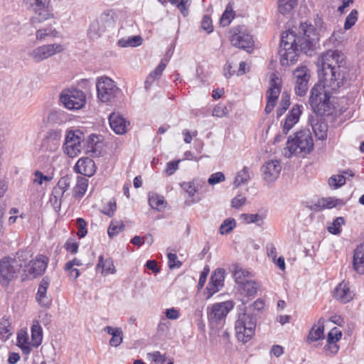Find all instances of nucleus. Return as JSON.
Instances as JSON below:
<instances>
[{
    "mask_svg": "<svg viewBox=\"0 0 364 364\" xmlns=\"http://www.w3.org/2000/svg\"><path fill=\"white\" fill-rule=\"evenodd\" d=\"M314 21L315 28L311 25L301 24L303 36H297L295 32L290 30L282 34L279 54L282 65L294 63L297 60L299 50L306 53L318 41L320 33L325 30L324 22L318 14Z\"/></svg>",
    "mask_w": 364,
    "mask_h": 364,
    "instance_id": "f257e3e1",
    "label": "nucleus"
},
{
    "mask_svg": "<svg viewBox=\"0 0 364 364\" xmlns=\"http://www.w3.org/2000/svg\"><path fill=\"white\" fill-rule=\"evenodd\" d=\"M320 82L318 85L323 92L330 94V90L336 91L343 86L347 80L350 68L346 55L338 50H328L321 54L317 62Z\"/></svg>",
    "mask_w": 364,
    "mask_h": 364,
    "instance_id": "f03ea898",
    "label": "nucleus"
},
{
    "mask_svg": "<svg viewBox=\"0 0 364 364\" xmlns=\"http://www.w3.org/2000/svg\"><path fill=\"white\" fill-rule=\"evenodd\" d=\"M323 89L318 85H314L311 90L309 105H311L314 115L309 117V124L319 140H324L327 137L328 125L323 121L322 116L329 115L333 109V105L330 101L331 95L328 92H323Z\"/></svg>",
    "mask_w": 364,
    "mask_h": 364,
    "instance_id": "7ed1b4c3",
    "label": "nucleus"
},
{
    "mask_svg": "<svg viewBox=\"0 0 364 364\" xmlns=\"http://www.w3.org/2000/svg\"><path fill=\"white\" fill-rule=\"evenodd\" d=\"M31 257L30 252L18 251L14 257H4L0 260V283L7 286L22 269L23 262Z\"/></svg>",
    "mask_w": 364,
    "mask_h": 364,
    "instance_id": "20e7f679",
    "label": "nucleus"
},
{
    "mask_svg": "<svg viewBox=\"0 0 364 364\" xmlns=\"http://www.w3.org/2000/svg\"><path fill=\"white\" fill-rule=\"evenodd\" d=\"M314 149V142L309 130L296 132L294 136H290L287 141L288 153L285 156L288 158L292 155H306Z\"/></svg>",
    "mask_w": 364,
    "mask_h": 364,
    "instance_id": "39448f33",
    "label": "nucleus"
},
{
    "mask_svg": "<svg viewBox=\"0 0 364 364\" xmlns=\"http://www.w3.org/2000/svg\"><path fill=\"white\" fill-rule=\"evenodd\" d=\"M256 317L246 313L240 314L235 321V330L237 338L245 343L255 334Z\"/></svg>",
    "mask_w": 364,
    "mask_h": 364,
    "instance_id": "423d86ee",
    "label": "nucleus"
},
{
    "mask_svg": "<svg viewBox=\"0 0 364 364\" xmlns=\"http://www.w3.org/2000/svg\"><path fill=\"white\" fill-rule=\"evenodd\" d=\"M234 307L233 302L226 301L216 303L208 308V318L212 328H218L225 322L228 314Z\"/></svg>",
    "mask_w": 364,
    "mask_h": 364,
    "instance_id": "0eeeda50",
    "label": "nucleus"
},
{
    "mask_svg": "<svg viewBox=\"0 0 364 364\" xmlns=\"http://www.w3.org/2000/svg\"><path fill=\"white\" fill-rule=\"evenodd\" d=\"M84 134L79 129L68 130L63 145L64 154L70 158L77 156L82 151Z\"/></svg>",
    "mask_w": 364,
    "mask_h": 364,
    "instance_id": "6e6552de",
    "label": "nucleus"
},
{
    "mask_svg": "<svg viewBox=\"0 0 364 364\" xmlns=\"http://www.w3.org/2000/svg\"><path fill=\"white\" fill-rule=\"evenodd\" d=\"M50 3V0H26L28 9L34 13V16L31 18L33 25L53 16Z\"/></svg>",
    "mask_w": 364,
    "mask_h": 364,
    "instance_id": "1a4fd4ad",
    "label": "nucleus"
},
{
    "mask_svg": "<svg viewBox=\"0 0 364 364\" xmlns=\"http://www.w3.org/2000/svg\"><path fill=\"white\" fill-rule=\"evenodd\" d=\"M60 100L68 109H80L85 104L86 97L83 91L76 89H66L63 90Z\"/></svg>",
    "mask_w": 364,
    "mask_h": 364,
    "instance_id": "9d476101",
    "label": "nucleus"
},
{
    "mask_svg": "<svg viewBox=\"0 0 364 364\" xmlns=\"http://www.w3.org/2000/svg\"><path fill=\"white\" fill-rule=\"evenodd\" d=\"M97 97L103 102H111L119 93L120 90L109 77H102L98 79L97 85Z\"/></svg>",
    "mask_w": 364,
    "mask_h": 364,
    "instance_id": "9b49d317",
    "label": "nucleus"
},
{
    "mask_svg": "<svg viewBox=\"0 0 364 364\" xmlns=\"http://www.w3.org/2000/svg\"><path fill=\"white\" fill-rule=\"evenodd\" d=\"M64 48L61 44H46L33 49L29 52V57L35 63H41L50 57L63 51Z\"/></svg>",
    "mask_w": 364,
    "mask_h": 364,
    "instance_id": "f8f14e48",
    "label": "nucleus"
},
{
    "mask_svg": "<svg viewBox=\"0 0 364 364\" xmlns=\"http://www.w3.org/2000/svg\"><path fill=\"white\" fill-rule=\"evenodd\" d=\"M48 259L42 255H38L35 259H28L23 262V271L26 276H31L33 278L42 275L47 267Z\"/></svg>",
    "mask_w": 364,
    "mask_h": 364,
    "instance_id": "ddd939ff",
    "label": "nucleus"
},
{
    "mask_svg": "<svg viewBox=\"0 0 364 364\" xmlns=\"http://www.w3.org/2000/svg\"><path fill=\"white\" fill-rule=\"evenodd\" d=\"M295 79V92L299 96L306 95L309 89V81L311 77L310 70L306 66H300L293 73Z\"/></svg>",
    "mask_w": 364,
    "mask_h": 364,
    "instance_id": "4468645a",
    "label": "nucleus"
},
{
    "mask_svg": "<svg viewBox=\"0 0 364 364\" xmlns=\"http://www.w3.org/2000/svg\"><path fill=\"white\" fill-rule=\"evenodd\" d=\"M230 41L233 46L245 50L248 53L252 51L254 46L252 36L243 30L242 26L235 28Z\"/></svg>",
    "mask_w": 364,
    "mask_h": 364,
    "instance_id": "2eb2a0df",
    "label": "nucleus"
},
{
    "mask_svg": "<svg viewBox=\"0 0 364 364\" xmlns=\"http://www.w3.org/2000/svg\"><path fill=\"white\" fill-rule=\"evenodd\" d=\"M113 23L112 17L108 14H102L93 21L88 30V36L91 39H97Z\"/></svg>",
    "mask_w": 364,
    "mask_h": 364,
    "instance_id": "dca6fc26",
    "label": "nucleus"
},
{
    "mask_svg": "<svg viewBox=\"0 0 364 364\" xmlns=\"http://www.w3.org/2000/svg\"><path fill=\"white\" fill-rule=\"evenodd\" d=\"M225 270L223 268L216 269L212 274L206 287L208 298L218 292L224 286Z\"/></svg>",
    "mask_w": 364,
    "mask_h": 364,
    "instance_id": "f3484780",
    "label": "nucleus"
},
{
    "mask_svg": "<svg viewBox=\"0 0 364 364\" xmlns=\"http://www.w3.org/2000/svg\"><path fill=\"white\" fill-rule=\"evenodd\" d=\"M281 170L282 166L279 161H269L262 167V177L268 183L273 182L278 178Z\"/></svg>",
    "mask_w": 364,
    "mask_h": 364,
    "instance_id": "a211bd4d",
    "label": "nucleus"
},
{
    "mask_svg": "<svg viewBox=\"0 0 364 364\" xmlns=\"http://www.w3.org/2000/svg\"><path fill=\"white\" fill-rule=\"evenodd\" d=\"M333 296L341 303L346 304L354 297V293L350 290L349 284L343 281L334 289Z\"/></svg>",
    "mask_w": 364,
    "mask_h": 364,
    "instance_id": "6ab92c4d",
    "label": "nucleus"
},
{
    "mask_svg": "<svg viewBox=\"0 0 364 364\" xmlns=\"http://www.w3.org/2000/svg\"><path fill=\"white\" fill-rule=\"evenodd\" d=\"M302 105H295L288 113L283 125V132L285 134L298 122L302 112Z\"/></svg>",
    "mask_w": 364,
    "mask_h": 364,
    "instance_id": "aec40b11",
    "label": "nucleus"
},
{
    "mask_svg": "<svg viewBox=\"0 0 364 364\" xmlns=\"http://www.w3.org/2000/svg\"><path fill=\"white\" fill-rule=\"evenodd\" d=\"M75 170L78 173L90 177L95 173V164L90 158H81L77 161Z\"/></svg>",
    "mask_w": 364,
    "mask_h": 364,
    "instance_id": "412c9836",
    "label": "nucleus"
},
{
    "mask_svg": "<svg viewBox=\"0 0 364 364\" xmlns=\"http://www.w3.org/2000/svg\"><path fill=\"white\" fill-rule=\"evenodd\" d=\"M269 84V87L267 91V100L277 102L281 92V79L275 73H272Z\"/></svg>",
    "mask_w": 364,
    "mask_h": 364,
    "instance_id": "4be33fe9",
    "label": "nucleus"
},
{
    "mask_svg": "<svg viewBox=\"0 0 364 364\" xmlns=\"http://www.w3.org/2000/svg\"><path fill=\"white\" fill-rule=\"evenodd\" d=\"M109 122L112 129L117 134H124L129 124L122 116L114 112L109 115Z\"/></svg>",
    "mask_w": 364,
    "mask_h": 364,
    "instance_id": "5701e85b",
    "label": "nucleus"
},
{
    "mask_svg": "<svg viewBox=\"0 0 364 364\" xmlns=\"http://www.w3.org/2000/svg\"><path fill=\"white\" fill-rule=\"evenodd\" d=\"M353 267L356 272L364 274V242L354 250Z\"/></svg>",
    "mask_w": 364,
    "mask_h": 364,
    "instance_id": "b1692460",
    "label": "nucleus"
},
{
    "mask_svg": "<svg viewBox=\"0 0 364 364\" xmlns=\"http://www.w3.org/2000/svg\"><path fill=\"white\" fill-rule=\"evenodd\" d=\"M318 326L316 325H314L311 330L309 331V335L307 336V342L312 343L317 341L320 339H323L324 338L323 331H324V319L323 318H320L318 321Z\"/></svg>",
    "mask_w": 364,
    "mask_h": 364,
    "instance_id": "393cba45",
    "label": "nucleus"
},
{
    "mask_svg": "<svg viewBox=\"0 0 364 364\" xmlns=\"http://www.w3.org/2000/svg\"><path fill=\"white\" fill-rule=\"evenodd\" d=\"M104 331L108 334L112 336L111 339L109 340V345L111 346L117 347L119 346L123 341V332L121 328L119 327H112L107 326L105 327Z\"/></svg>",
    "mask_w": 364,
    "mask_h": 364,
    "instance_id": "a878e982",
    "label": "nucleus"
},
{
    "mask_svg": "<svg viewBox=\"0 0 364 364\" xmlns=\"http://www.w3.org/2000/svg\"><path fill=\"white\" fill-rule=\"evenodd\" d=\"M68 119L67 113L61 109L51 110L47 117V122L51 124H62Z\"/></svg>",
    "mask_w": 364,
    "mask_h": 364,
    "instance_id": "bb28decb",
    "label": "nucleus"
},
{
    "mask_svg": "<svg viewBox=\"0 0 364 364\" xmlns=\"http://www.w3.org/2000/svg\"><path fill=\"white\" fill-rule=\"evenodd\" d=\"M102 269L101 274L102 275H107L109 274H114L116 272L113 260L111 258L104 259L102 255H100L98 259V263L96 266L97 270Z\"/></svg>",
    "mask_w": 364,
    "mask_h": 364,
    "instance_id": "cd10ccee",
    "label": "nucleus"
},
{
    "mask_svg": "<svg viewBox=\"0 0 364 364\" xmlns=\"http://www.w3.org/2000/svg\"><path fill=\"white\" fill-rule=\"evenodd\" d=\"M237 286L240 293L247 296H254L256 294L258 289L257 283L252 279L243 282Z\"/></svg>",
    "mask_w": 364,
    "mask_h": 364,
    "instance_id": "c85d7f7f",
    "label": "nucleus"
},
{
    "mask_svg": "<svg viewBox=\"0 0 364 364\" xmlns=\"http://www.w3.org/2000/svg\"><path fill=\"white\" fill-rule=\"evenodd\" d=\"M233 277L235 278V282L238 285L243 282L249 280L251 277H253V274L247 269L242 268L238 264H235L233 266Z\"/></svg>",
    "mask_w": 364,
    "mask_h": 364,
    "instance_id": "c756f323",
    "label": "nucleus"
},
{
    "mask_svg": "<svg viewBox=\"0 0 364 364\" xmlns=\"http://www.w3.org/2000/svg\"><path fill=\"white\" fill-rule=\"evenodd\" d=\"M17 345L25 355H28L31 351L29 343L28 334L25 331H21L17 335Z\"/></svg>",
    "mask_w": 364,
    "mask_h": 364,
    "instance_id": "7c9ffc66",
    "label": "nucleus"
},
{
    "mask_svg": "<svg viewBox=\"0 0 364 364\" xmlns=\"http://www.w3.org/2000/svg\"><path fill=\"white\" fill-rule=\"evenodd\" d=\"M61 132L59 130H50L48 132L47 136L44 140L45 143L52 142L50 148H47L50 151H55L60 142Z\"/></svg>",
    "mask_w": 364,
    "mask_h": 364,
    "instance_id": "2f4dec72",
    "label": "nucleus"
},
{
    "mask_svg": "<svg viewBox=\"0 0 364 364\" xmlns=\"http://www.w3.org/2000/svg\"><path fill=\"white\" fill-rule=\"evenodd\" d=\"M88 186V179L85 177L78 176L77 183L73 188V196L76 198H82L87 191Z\"/></svg>",
    "mask_w": 364,
    "mask_h": 364,
    "instance_id": "473e14b6",
    "label": "nucleus"
},
{
    "mask_svg": "<svg viewBox=\"0 0 364 364\" xmlns=\"http://www.w3.org/2000/svg\"><path fill=\"white\" fill-rule=\"evenodd\" d=\"M43 331L38 321L33 322L31 326V343L34 347L39 346L42 343Z\"/></svg>",
    "mask_w": 364,
    "mask_h": 364,
    "instance_id": "72a5a7b5",
    "label": "nucleus"
},
{
    "mask_svg": "<svg viewBox=\"0 0 364 364\" xmlns=\"http://www.w3.org/2000/svg\"><path fill=\"white\" fill-rule=\"evenodd\" d=\"M57 36L58 31L51 26L39 28L36 32V38L38 41H43L47 37H56Z\"/></svg>",
    "mask_w": 364,
    "mask_h": 364,
    "instance_id": "f704fd0d",
    "label": "nucleus"
},
{
    "mask_svg": "<svg viewBox=\"0 0 364 364\" xmlns=\"http://www.w3.org/2000/svg\"><path fill=\"white\" fill-rule=\"evenodd\" d=\"M142 38L140 36H134L128 38H121L118 41L117 44L122 48L125 47H136L142 43Z\"/></svg>",
    "mask_w": 364,
    "mask_h": 364,
    "instance_id": "c9c22d12",
    "label": "nucleus"
},
{
    "mask_svg": "<svg viewBox=\"0 0 364 364\" xmlns=\"http://www.w3.org/2000/svg\"><path fill=\"white\" fill-rule=\"evenodd\" d=\"M235 12L233 11L232 5L229 3L225 8V11L222 14L220 19V23L223 26H228L232 20L235 18Z\"/></svg>",
    "mask_w": 364,
    "mask_h": 364,
    "instance_id": "e433bc0d",
    "label": "nucleus"
},
{
    "mask_svg": "<svg viewBox=\"0 0 364 364\" xmlns=\"http://www.w3.org/2000/svg\"><path fill=\"white\" fill-rule=\"evenodd\" d=\"M250 174L249 168L245 166L240 171H239L235 178L234 186L235 188L239 187L242 184L247 183L250 180Z\"/></svg>",
    "mask_w": 364,
    "mask_h": 364,
    "instance_id": "4c0bfd02",
    "label": "nucleus"
},
{
    "mask_svg": "<svg viewBox=\"0 0 364 364\" xmlns=\"http://www.w3.org/2000/svg\"><path fill=\"white\" fill-rule=\"evenodd\" d=\"M165 203L166 201L164 196L155 193H151L149 194V204L152 208L159 210L164 207Z\"/></svg>",
    "mask_w": 364,
    "mask_h": 364,
    "instance_id": "58836bf2",
    "label": "nucleus"
},
{
    "mask_svg": "<svg viewBox=\"0 0 364 364\" xmlns=\"http://www.w3.org/2000/svg\"><path fill=\"white\" fill-rule=\"evenodd\" d=\"M97 139V136L95 135H90L87 139V153H92L90 154L91 156H98L100 154V151L98 150L99 145L98 142L95 141V139Z\"/></svg>",
    "mask_w": 364,
    "mask_h": 364,
    "instance_id": "ea45409f",
    "label": "nucleus"
},
{
    "mask_svg": "<svg viewBox=\"0 0 364 364\" xmlns=\"http://www.w3.org/2000/svg\"><path fill=\"white\" fill-rule=\"evenodd\" d=\"M165 68L166 65L163 63H160L156 68L150 73L145 81L146 89H148V86L152 82V81L160 77Z\"/></svg>",
    "mask_w": 364,
    "mask_h": 364,
    "instance_id": "a19ab883",
    "label": "nucleus"
},
{
    "mask_svg": "<svg viewBox=\"0 0 364 364\" xmlns=\"http://www.w3.org/2000/svg\"><path fill=\"white\" fill-rule=\"evenodd\" d=\"M12 335L11 323L8 319H3L0 322V338L4 340H8Z\"/></svg>",
    "mask_w": 364,
    "mask_h": 364,
    "instance_id": "79ce46f5",
    "label": "nucleus"
},
{
    "mask_svg": "<svg viewBox=\"0 0 364 364\" xmlns=\"http://www.w3.org/2000/svg\"><path fill=\"white\" fill-rule=\"evenodd\" d=\"M125 228L124 224L122 221H112L107 230L109 237L117 235L120 232L123 231Z\"/></svg>",
    "mask_w": 364,
    "mask_h": 364,
    "instance_id": "37998d69",
    "label": "nucleus"
},
{
    "mask_svg": "<svg viewBox=\"0 0 364 364\" xmlns=\"http://www.w3.org/2000/svg\"><path fill=\"white\" fill-rule=\"evenodd\" d=\"M290 105V97L287 92H283L279 106L277 109V117L284 114Z\"/></svg>",
    "mask_w": 364,
    "mask_h": 364,
    "instance_id": "c03bdc74",
    "label": "nucleus"
},
{
    "mask_svg": "<svg viewBox=\"0 0 364 364\" xmlns=\"http://www.w3.org/2000/svg\"><path fill=\"white\" fill-rule=\"evenodd\" d=\"M278 9L282 14H289L294 8L296 0H278Z\"/></svg>",
    "mask_w": 364,
    "mask_h": 364,
    "instance_id": "a18cd8bd",
    "label": "nucleus"
},
{
    "mask_svg": "<svg viewBox=\"0 0 364 364\" xmlns=\"http://www.w3.org/2000/svg\"><path fill=\"white\" fill-rule=\"evenodd\" d=\"M344 224V218L343 217H338L328 227V231L331 234L338 235L341 232V226Z\"/></svg>",
    "mask_w": 364,
    "mask_h": 364,
    "instance_id": "49530a36",
    "label": "nucleus"
},
{
    "mask_svg": "<svg viewBox=\"0 0 364 364\" xmlns=\"http://www.w3.org/2000/svg\"><path fill=\"white\" fill-rule=\"evenodd\" d=\"M236 223L233 218H228L223 221L220 227V232L222 235L230 233L235 227Z\"/></svg>",
    "mask_w": 364,
    "mask_h": 364,
    "instance_id": "de8ad7c7",
    "label": "nucleus"
},
{
    "mask_svg": "<svg viewBox=\"0 0 364 364\" xmlns=\"http://www.w3.org/2000/svg\"><path fill=\"white\" fill-rule=\"evenodd\" d=\"M357 20L358 11L355 9H353L346 18L344 28L346 30H349L355 24Z\"/></svg>",
    "mask_w": 364,
    "mask_h": 364,
    "instance_id": "09e8293b",
    "label": "nucleus"
},
{
    "mask_svg": "<svg viewBox=\"0 0 364 364\" xmlns=\"http://www.w3.org/2000/svg\"><path fill=\"white\" fill-rule=\"evenodd\" d=\"M228 114L229 110L228 109L227 107L221 104L215 105L212 113L213 117H217L219 118L227 117Z\"/></svg>",
    "mask_w": 364,
    "mask_h": 364,
    "instance_id": "8fccbe9b",
    "label": "nucleus"
},
{
    "mask_svg": "<svg viewBox=\"0 0 364 364\" xmlns=\"http://www.w3.org/2000/svg\"><path fill=\"white\" fill-rule=\"evenodd\" d=\"M146 358L149 360L154 362L155 364H160L161 361H166V355L161 354L159 351L149 353L146 355Z\"/></svg>",
    "mask_w": 364,
    "mask_h": 364,
    "instance_id": "3c124183",
    "label": "nucleus"
},
{
    "mask_svg": "<svg viewBox=\"0 0 364 364\" xmlns=\"http://www.w3.org/2000/svg\"><path fill=\"white\" fill-rule=\"evenodd\" d=\"M76 225L78 230L77 236L80 238L84 237L87 233L86 221L83 218H78L76 220Z\"/></svg>",
    "mask_w": 364,
    "mask_h": 364,
    "instance_id": "603ef678",
    "label": "nucleus"
},
{
    "mask_svg": "<svg viewBox=\"0 0 364 364\" xmlns=\"http://www.w3.org/2000/svg\"><path fill=\"white\" fill-rule=\"evenodd\" d=\"M346 180V177L344 175L332 176L328 180V183L331 186L338 188L345 184Z\"/></svg>",
    "mask_w": 364,
    "mask_h": 364,
    "instance_id": "864d4df0",
    "label": "nucleus"
},
{
    "mask_svg": "<svg viewBox=\"0 0 364 364\" xmlns=\"http://www.w3.org/2000/svg\"><path fill=\"white\" fill-rule=\"evenodd\" d=\"M49 287V280L47 277L43 278L39 284L38 292L36 294V299L47 296V290Z\"/></svg>",
    "mask_w": 364,
    "mask_h": 364,
    "instance_id": "5fc2aeb1",
    "label": "nucleus"
},
{
    "mask_svg": "<svg viewBox=\"0 0 364 364\" xmlns=\"http://www.w3.org/2000/svg\"><path fill=\"white\" fill-rule=\"evenodd\" d=\"M342 336V333L337 328H332L328 333L327 343H336Z\"/></svg>",
    "mask_w": 364,
    "mask_h": 364,
    "instance_id": "6e6d98bb",
    "label": "nucleus"
},
{
    "mask_svg": "<svg viewBox=\"0 0 364 364\" xmlns=\"http://www.w3.org/2000/svg\"><path fill=\"white\" fill-rule=\"evenodd\" d=\"M181 186L189 196H193L197 191V188L195 184V181L183 182L181 183Z\"/></svg>",
    "mask_w": 364,
    "mask_h": 364,
    "instance_id": "4d7b16f0",
    "label": "nucleus"
},
{
    "mask_svg": "<svg viewBox=\"0 0 364 364\" xmlns=\"http://www.w3.org/2000/svg\"><path fill=\"white\" fill-rule=\"evenodd\" d=\"M70 186V178L67 176L61 177L59 179L58 183L56 184L58 188L62 191V192L64 193L68 190Z\"/></svg>",
    "mask_w": 364,
    "mask_h": 364,
    "instance_id": "13d9d810",
    "label": "nucleus"
},
{
    "mask_svg": "<svg viewBox=\"0 0 364 364\" xmlns=\"http://www.w3.org/2000/svg\"><path fill=\"white\" fill-rule=\"evenodd\" d=\"M240 218L244 220L247 223H257L259 221H262V217L259 214H246L243 213Z\"/></svg>",
    "mask_w": 364,
    "mask_h": 364,
    "instance_id": "bf43d9fd",
    "label": "nucleus"
},
{
    "mask_svg": "<svg viewBox=\"0 0 364 364\" xmlns=\"http://www.w3.org/2000/svg\"><path fill=\"white\" fill-rule=\"evenodd\" d=\"M201 28L205 31L208 33H211L213 31V26L212 23L211 18L208 15H205L202 19Z\"/></svg>",
    "mask_w": 364,
    "mask_h": 364,
    "instance_id": "052dcab7",
    "label": "nucleus"
},
{
    "mask_svg": "<svg viewBox=\"0 0 364 364\" xmlns=\"http://www.w3.org/2000/svg\"><path fill=\"white\" fill-rule=\"evenodd\" d=\"M225 179V175L222 172H216L210 175L208 180V182L210 185H215L220 182L224 181Z\"/></svg>",
    "mask_w": 364,
    "mask_h": 364,
    "instance_id": "680f3d73",
    "label": "nucleus"
},
{
    "mask_svg": "<svg viewBox=\"0 0 364 364\" xmlns=\"http://www.w3.org/2000/svg\"><path fill=\"white\" fill-rule=\"evenodd\" d=\"M168 267L170 269L173 268H179L182 263L179 260H178L177 255L174 253H168Z\"/></svg>",
    "mask_w": 364,
    "mask_h": 364,
    "instance_id": "e2e57ef3",
    "label": "nucleus"
},
{
    "mask_svg": "<svg viewBox=\"0 0 364 364\" xmlns=\"http://www.w3.org/2000/svg\"><path fill=\"white\" fill-rule=\"evenodd\" d=\"M34 175L36 178L33 180V182L39 185H42L43 181H50L52 179V177L43 175L40 171H36Z\"/></svg>",
    "mask_w": 364,
    "mask_h": 364,
    "instance_id": "0e129e2a",
    "label": "nucleus"
},
{
    "mask_svg": "<svg viewBox=\"0 0 364 364\" xmlns=\"http://www.w3.org/2000/svg\"><path fill=\"white\" fill-rule=\"evenodd\" d=\"M246 202V198L242 195H238L232 198L231 203L232 206L235 208H240Z\"/></svg>",
    "mask_w": 364,
    "mask_h": 364,
    "instance_id": "69168bd1",
    "label": "nucleus"
},
{
    "mask_svg": "<svg viewBox=\"0 0 364 364\" xmlns=\"http://www.w3.org/2000/svg\"><path fill=\"white\" fill-rule=\"evenodd\" d=\"M180 161H171L167 163L166 173L171 176L172 175L178 168V164Z\"/></svg>",
    "mask_w": 364,
    "mask_h": 364,
    "instance_id": "338daca9",
    "label": "nucleus"
},
{
    "mask_svg": "<svg viewBox=\"0 0 364 364\" xmlns=\"http://www.w3.org/2000/svg\"><path fill=\"white\" fill-rule=\"evenodd\" d=\"M210 269L208 266H205L203 270V272L200 274V278L198 281V287L199 288H203L205 285V283L207 279V277L209 274Z\"/></svg>",
    "mask_w": 364,
    "mask_h": 364,
    "instance_id": "774afa93",
    "label": "nucleus"
}]
</instances>
